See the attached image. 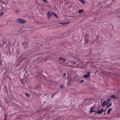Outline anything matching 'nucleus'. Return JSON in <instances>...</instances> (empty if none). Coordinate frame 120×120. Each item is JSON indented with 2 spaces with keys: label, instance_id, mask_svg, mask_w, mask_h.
I'll list each match as a JSON object with an SVG mask.
<instances>
[{
  "label": "nucleus",
  "instance_id": "37",
  "mask_svg": "<svg viewBox=\"0 0 120 120\" xmlns=\"http://www.w3.org/2000/svg\"><path fill=\"white\" fill-rule=\"evenodd\" d=\"M105 114H106V113L105 112L104 113L103 115H105Z\"/></svg>",
  "mask_w": 120,
  "mask_h": 120
},
{
  "label": "nucleus",
  "instance_id": "36",
  "mask_svg": "<svg viewBox=\"0 0 120 120\" xmlns=\"http://www.w3.org/2000/svg\"><path fill=\"white\" fill-rule=\"evenodd\" d=\"M47 95V94H45L44 95V96H45V95Z\"/></svg>",
  "mask_w": 120,
  "mask_h": 120
},
{
  "label": "nucleus",
  "instance_id": "14",
  "mask_svg": "<svg viewBox=\"0 0 120 120\" xmlns=\"http://www.w3.org/2000/svg\"><path fill=\"white\" fill-rule=\"evenodd\" d=\"M52 12V14L53 15L55 16L56 17H57V16L55 13Z\"/></svg>",
  "mask_w": 120,
  "mask_h": 120
},
{
  "label": "nucleus",
  "instance_id": "9",
  "mask_svg": "<svg viewBox=\"0 0 120 120\" xmlns=\"http://www.w3.org/2000/svg\"><path fill=\"white\" fill-rule=\"evenodd\" d=\"M90 75L85 74L84 75L83 77L85 78H87L88 77H90Z\"/></svg>",
  "mask_w": 120,
  "mask_h": 120
},
{
  "label": "nucleus",
  "instance_id": "23",
  "mask_svg": "<svg viewBox=\"0 0 120 120\" xmlns=\"http://www.w3.org/2000/svg\"><path fill=\"white\" fill-rule=\"evenodd\" d=\"M60 23H61V24L62 25H64V24H68V23L67 22V23H62L61 22H60Z\"/></svg>",
  "mask_w": 120,
  "mask_h": 120
},
{
  "label": "nucleus",
  "instance_id": "18",
  "mask_svg": "<svg viewBox=\"0 0 120 120\" xmlns=\"http://www.w3.org/2000/svg\"><path fill=\"white\" fill-rule=\"evenodd\" d=\"M107 101H109V102L110 101V100H111V99L110 98H107Z\"/></svg>",
  "mask_w": 120,
  "mask_h": 120
},
{
  "label": "nucleus",
  "instance_id": "33",
  "mask_svg": "<svg viewBox=\"0 0 120 120\" xmlns=\"http://www.w3.org/2000/svg\"><path fill=\"white\" fill-rule=\"evenodd\" d=\"M107 109V108L105 109V110H103V111L104 112H105V111H106V110Z\"/></svg>",
  "mask_w": 120,
  "mask_h": 120
},
{
  "label": "nucleus",
  "instance_id": "24",
  "mask_svg": "<svg viewBox=\"0 0 120 120\" xmlns=\"http://www.w3.org/2000/svg\"><path fill=\"white\" fill-rule=\"evenodd\" d=\"M66 75V74L65 73H64L63 75V76L64 77Z\"/></svg>",
  "mask_w": 120,
  "mask_h": 120
},
{
  "label": "nucleus",
  "instance_id": "3",
  "mask_svg": "<svg viewBox=\"0 0 120 120\" xmlns=\"http://www.w3.org/2000/svg\"><path fill=\"white\" fill-rule=\"evenodd\" d=\"M109 103V101H107L106 100V101L105 100L103 103L102 104V107L104 106L105 105H106Z\"/></svg>",
  "mask_w": 120,
  "mask_h": 120
},
{
  "label": "nucleus",
  "instance_id": "34",
  "mask_svg": "<svg viewBox=\"0 0 120 120\" xmlns=\"http://www.w3.org/2000/svg\"><path fill=\"white\" fill-rule=\"evenodd\" d=\"M7 120V118L6 117H5L4 118V120Z\"/></svg>",
  "mask_w": 120,
  "mask_h": 120
},
{
  "label": "nucleus",
  "instance_id": "2",
  "mask_svg": "<svg viewBox=\"0 0 120 120\" xmlns=\"http://www.w3.org/2000/svg\"><path fill=\"white\" fill-rule=\"evenodd\" d=\"M22 45L25 48H26L28 44L27 41H24L22 43Z\"/></svg>",
  "mask_w": 120,
  "mask_h": 120
},
{
  "label": "nucleus",
  "instance_id": "7",
  "mask_svg": "<svg viewBox=\"0 0 120 120\" xmlns=\"http://www.w3.org/2000/svg\"><path fill=\"white\" fill-rule=\"evenodd\" d=\"M110 98H114L115 99H118V98L116 96L114 95H112L110 96Z\"/></svg>",
  "mask_w": 120,
  "mask_h": 120
},
{
  "label": "nucleus",
  "instance_id": "13",
  "mask_svg": "<svg viewBox=\"0 0 120 120\" xmlns=\"http://www.w3.org/2000/svg\"><path fill=\"white\" fill-rule=\"evenodd\" d=\"M112 104L111 103H110L106 107L107 109H108Z\"/></svg>",
  "mask_w": 120,
  "mask_h": 120
},
{
  "label": "nucleus",
  "instance_id": "30",
  "mask_svg": "<svg viewBox=\"0 0 120 120\" xmlns=\"http://www.w3.org/2000/svg\"><path fill=\"white\" fill-rule=\"evenodd\" d=\"M7 115L4 113V116L5 117H6Z\"/></svg>",
  "mask_w": 120,
  "mask_h": 120
},
{
  "label": "nucleus",
  "instance_id": "16",
  "mask_svg": "<svg viewBox=\"0 0 120 120\" xmlns=\"http://www.w3.org/2000/svg\"><path fill=\"white\" fill-rule=\"evenodd\" d=\"M4 12H1L0 14V17L2 15H4Z\"/></svg>",
  "mask_w": 120,
  "mask_h": 120
},
{
  "label": "nucleus",
  "instance_id": "8",
  "mask_svg": "<svg viewBox=\"0 0 120 120\" xmlns=\"http://www.w3.org/2000/svg\"><path fill=\"white\" fill-rule=\"evenodd\" d=\"M59 60H63V61H62V62H65L66 60L65 58L64 59L62 58L61 57H60L59 58Z\"/></svg>",
  "mask_w": 120,
  "mask_h": 120
},
{
  "label": "nucleus",
  "instance_id": "39",
  "mask_svg": "<svg viewBox=\"0 0 120 120\" xmlns=\"http://www.w3.org/2000/svg\"><path fill=\"white\" fill-rule=\"evenodd\" d=\"M2 0H0V1L1 2H2Z\"/></svg>",
  "mask_w": 120,
  "mask_h": 120
},
{
  "label": "nucleus",
  "instance_id": "15",
  "mask_svg": "<svg viewBox=\"0 0 120 120\" xmlns=\"http://www.w3.org/2000/svg\"><path fill=\"white\" fill-rule=\"evenodd\" d=\"M26 55H25L24 56H23L22 58V60H24L26 59Z\"/></svg>",
  "mask_w": 120,
  "mask_h": 120
},
{
  "label": "nucleus",
  "instance_id": "5",
  "mask_svg": "<svg viewBox=\"0 0 120 120\" xmlns=\"http://www.w3.org/2000/svg\"><path fill=\"white\" fill-rule=\"evenodd\" d=\"M52 14L49 11H48L47 12V17L49 19L50 18L51 16H52Z\"/></svg>",
  "mask_w": 120,
  "mask_h": 120
},
{
  "label": "nucleus",
  "instance_id": "29",
  "mask_svg": "<svg viewBox=\"0 0 120 120\" xmlns=\"http://www.w3.org/2000/svg\"><path fill=\"white\" fill-rule=\"evenodd\" d=\"M87 34H86L85 36V37L84 38H87V37H87Z\"/></svg>",
  "mask_w": 120,
  "mask_h": 120
},
{
  "label": "nucleus",
  "instance_id": "10",
  "mask_svg": "<svg viewBox=\"0 0 120 120\" xmlns=\"http://www.w3.org/2000/svg\"><path fill=\"white\" fill-rule=\"evenodd\" d=\"M112 110V108H109L108 110L107 111V114H109V112L110 111Z\"/></svg>",
  "mask_w": 120,
  "mask_h": 120
},
{
  "label": "nucleus",
  "instance_id": "11",
  "mask_svg": "<svg viewBox=\"0 0 120 120\" xmlns=\"http://www.w3.org/2000/svg\"><path fill=\"white\" fill-rule=\"evenodd\" d=\"M84 11V10L82 9V10L80 9L78 13H82Z\"/></svg>",
  "mask_w": 120,
  "mask_h": 120
},
{
  "label": "nucleus",
  "instance_id": "19",
  "mask_svg": "<svg viewBox=\"0 0 120 120\" xmlns=\"http://www.w3.org/2000/svg\"><path fill=\"white\" fill-rule=\"evenodd\" d=\"M93 112V111H92V109L90 108V110L89 112L90 113L92 112Z\"/></svg>",
  "mask_w": 120,
  "mask_h": 120
},
{
  "label": "nucleus",
  "instance_id": "12",
  "mask_svg": "<svg viewBox=\"0 0 120 120\" xmlns=\"http://www.w3.org/2000/svg\"><path fill=\"white\" fill-rule=\"evenodd\" d=\"M80 2L83 4H85V2L84 0H78Z\"/></svg>",
  "mask_w": 120,
  "mask_h": 120
},
{
  "label": "nucleus",
  "instance_id": "17",
  "mask_svg": "<svg viewBox=\"0 0 120 120\" xmlns=\"http://www.w3.org/2000/svg\"><path fill=\"white\" fill-rule=\"evenodd\" d=\"M25 94L26 95V96L28 97H30V95H29L27 93H25Z\"/></svg>",
  "mask_w": 120,
  "mask_h": 120
},
{
  "label": "nucleus",
  "instance_id": "40",
  "mask_svg": "<svg viewBox=\"0 0 120 120\" xmlns=\"http://www.w3.org/2000/svg\"><path fill=\"white\" fill-rule=\"evenodd\" d=\"M1 61H0V63H1Z\"/></svg>",
  "mask_w": 120,
  "mask_h": 120
},
{
  "label": "nucleus",
  "instance_id": "27",
  "mask_svg": "<svg viewBox=\"0 0 120 120\" xmlns=\"http://www.w3.org/2000/svg\"><path fill=\"white\" fill-rule=\"evenodd\" d=\"M87 75H89V74H90V72H88L87 73Z\"/></svg>",
  "mask_w": 120,
  "mask_h": 120
},
{
  "label": "nucleus",
  "instance_id": "32",
  "mask_svg": "<svg viewBox=\"0 0 120 120\" xmlns=\"http://www.w3.org/2000/svg\"><path fill=\"white\" fill-rule=\"evenodd\" d=\"M93 112H96V113H97V112L96 111H95L94 110V111H93Z\"/></svg>",
  "mask_w": 120,
  "mask_h": 120
},
{
  "label": "nucleus",
  "instance_id": "21",
  "mask_svg": "<svg viewBox=\"0 0 120 120\" xmlns=\"http://www.w3.org/2000/svg\"><path fill=\"white\" fill-rule=\"evenodd\" d=\"M84 82V81L83 80H81L80 81V82H81V83H82V82Z\"/></svg>",
  "mask_w": 120,
  "mask_h": 120
},
{
  "label": "nucleus",
  "instance_id": "35",
  "mask_svg": "<svg viewBox=\"0 0 120 120\" xmlns=\"http://www.w3.org/2000/svg\"><path fill=\"white\" fill-rule=\"evenodd\" d=\"M94 41H93V42H92L91 43V44L93 43L94 42Z\"/></svg>",
  "mask_w": 120,
  "mask_h": 120
},
{
  "label": "nucleus",
  "instance_id": "1",
  "mask_svg": "<svg viewBox=\"0 0 120 120\" xmlns=\"http://www.w3.org/2000/svg\"><path fill=\"white\" fill-rule=\"evenodd\" d=\"M17 20L19 23L21 24H23L26 22V20L19 18L17 19Z\"/></svg>",
  "mask_w": 120,
  "mask_h": 120
},
{
  "label": "nucleus",
  "instance_id": "25",
  "mask_svg": "<svg viewBox=\"0 0 120 120\" xmlns=\"http://www.w3.org/2000/svg\"><path fill=\"white\" fill-rule=\"evenodd\" d=\"M60 87L61 89H62L63 88V86H60Z\"/></svg>",
  "mask_w": 120,
  "mask_h": 120
},
{
  "label": "nucleus",
  "instance_id": "41",
  "mask_svg": "<svg viewBox=\"0 0 120 120\" xmlns=\"http://www.w3.org/2000/svg\"><path fill=\"white\" fill-rule=\"evenodd\" d=\"M6 3H7H7H8V2H7Z\"/></svg>",
  "mask_w": 120,
  "mask_h": 120
},
{
  "label": "nucleus",
  "instance_id": "4",
  "mask_svg": "<svg viewBox=\"0 0 120 120\" xmlns=\"http://www.w3.org/2000/svg\"><path fill=\"white\" fill-rule=\"evenodd\" d=\"M103 112V109H100V110L99 109L98 110L97 113L98 114H101Z\"/></svg>",
  "mask_w": 120,
  "mask_h": 120
},
{
  "label": "nucleus",
  "instance_id": "20",
  "mask_svg": "<svg viewBox=\"0 0 120 120\" xmlns=\"http://www.w3.org/2000/svg\"><path fill=\"white\" fill-rule=\"evenodd\" d=\"M44 2L46 3H47L48 2L47 0H42Z\"/></svg>",
  "mask_w": 120,
  "mask_h": 120
},
{
  "label": "nucleus",
  "instance_id": "28",
  "mask_svg": "<svg viewBox=\"0 0 120 120\" xmlns=\"http://www.w3.org/2000/svg\"><path fill=\"white\" fill-rule=\"evenodd\" d=\"M94 108V107H91V108H92V111H94V110L93 109V108Z\"/></svg>",
  "mask_w": 120,
  "mask_h": 120
},
{
  "label": "nucleus",
  "instance_id": "31",
  "mask_svg": "<svg viewBox=\"0 0 120 120\" xmlns=\"http://www.w3.org/2000/svg\"><path fill=\"white\" fill-rule=\"evenodd\" d=\"M36 86H34V87L33 88L35 89H36Z\"/></svg>",
  "mask_w": 120,
  "mask_h": 120
},
{
  "label": "nucleus",
  "instance_id": "6",
  "mask_svg": "<svg viewBox=\"0 0 120 120\" xmlns=\"http://www.w3.org/2000/svg\"><path fill=\"white\" fill-rule=\"evenodd\" d=\"M85 42L86 44H87L88 42V38H84Z\"/></svg>",
  "mask_w": 120,
  "mask_h": 120
},
{
  "label": "nucleus",
  "instance_id": "22",
  "mask_svg": "<svg viewBox=\"0 0 120 120\" xmlns=\"http://www.w3.org/2000/svg\"><path fill=\"white\" fill-rule=\"evenodd\" d=\"M1 3L3 4H4L6 5V4H5V3L4 2V1H2Z\"/></svg>",
  "mask_w": 120,
  "mask_h": 120
},
{
  "label": "nucleus",
  "instance_id": "26",
  "mask_svg": "<svg viewBox=\"0 0 120 120\" xmlns=\"http://www.w3.org/2000/svg\"><path fill=\"white\" fill-rule=\"evenodd\" d=\"M54 96V94H53L52 95V98H53V97Z\"/></svg>",
  "mask_w": 120,
  "mask_h": 120
},
{
  "label": "nucleus",
  "instance_id": "38",
  "mask_svg": "<svg viewBox=\"0 0 120 120\" xmlns=\"http://www.w3.org/2000/svg\"><path fill=\"white\" fill-rule=\"evenodd\" d=\"M102 99H101V102H102Z\"/></svg>",
  "mask_w": 120,
  "mask_h": 120
}]
</instances>
